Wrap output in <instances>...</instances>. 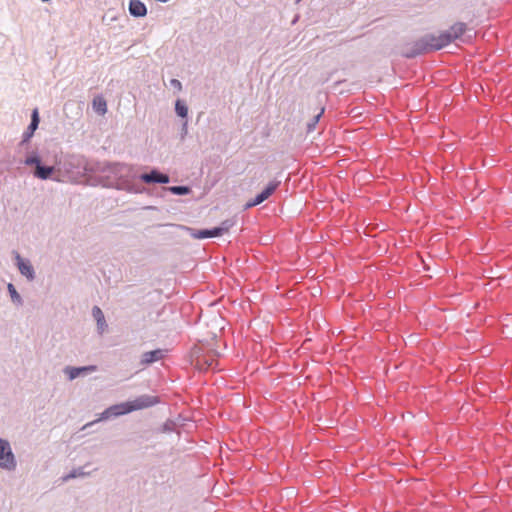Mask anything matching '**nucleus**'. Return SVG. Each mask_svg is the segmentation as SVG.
<instances>
[{
    "label": "nucleus",
    "instance_id": "9d476101",
    "mask_svg": "<svg viewBox=\"0 0 512 512\" xmlns=\"http://www.w3.org/2000/svg\"><path fill=\"white\" fill-rule=\"evenodd\" d=\"M166 350L155 349L152 351L144 352L141 356L140 365L148 366L165 357Z\"/></svg>",
    "mask_w": 512,
    "mask_h": 512
},
{
    "label": "nucleus",
    "instance_id": "f3484780",
    "mask_svg": "<svg viewBox=\"0 0 512 512\" xmlns=\"http://www.w3.org/2000/svg\"><path fill=\"white\" fill-rule=\"evenodd\" d=\"M91 473L84 470V467H78L70 471L68 474L62 477L63 482H68L69 480L75 478H84L89 476Z\"/></svg>",
    "mask_w": 512,
    "mask_h": 512
},
{
    "label": "nucleus",
    "instance_id": "393cba45",
    "mask_svg": "<svg viewBox=\"0 0 512 512\" xmlns=\"http://www.w3.org/2000/svg\"><path fill=\"white\" fill-rule=\"evenodd\" d=\"M176 423L173 420H167L162 426V432L170 433L175 431Z\"/></svg>",
    "mask_w": 512,
    "mask_h": 512
},
{
    "label": "nucleus",
    "instance_id": "39448f33",
    "mask_svg": "<svg viewBox=\"0 0 512 512\" xmlns=\"http://www.w3.org/2000/svg\"><path fill=\"white\" fill-rule=\"evenodd\" d=\"M431 51L427 36H423L422 38L414 41L411 44H407L402 49V55L406 58H414L418 55L428 53Z\"/></svg>",
    "mask_w": 512,
    "mask_h": 512
},
{
    "label": "nucleus",
    "instance_id": "4468645a",
    "mask_svg": "<svg viewBox=\"0 0 512 512\" xmlns=\"http://www.w3.org/2000/svg\"><path fill=\"white\" fill-rule=\"evenodd\" d=\"M128 10L130 15L135 18L144 17L147 14L146 5L140 0H130Z\"/></svg>",
    "mask_w": 512,
    "mask_h": 512
},
{
    "label": "nucleus",
    "instance_id": "a878e982",
    "mask_svg": "<svg viewBox=\"0 0 512 512\" xmlns=\"http://www.w3.org/2000/svg\"><path fill=\"white\" fill-rule=\"evenodd\" d=\"M170 85L175 88L177 91L182 90V83L178 79H171Z\"/></svg>",
    "mask_w": 512,
    "mask_h": 512
},
{
    "label": "nucleus",
    "instance_id": "6e6552de",
    "mask_svg": "<svg viewBox=\"0 0 512 512\" xmlns=\"http://www.w3.org/2000/svg\"><path fill=\"white\" fill-rule=\"evenodd\" d=\"M426 36L431 51L440 50L453 41L448 30L440 33L439 35L427 34Z\"/></svg>",
    "mask_w": 512,
    "mask_h": 512
},
{
    "label": "nucleus",
    "instance_id": "dca6fc26",
    "mask_svg": "<svg viewBox=\"0 0 512 512\" xmlns=\"http://www.w3.org/2000/svg\"><path fill=\"white\" fill-rule=\"evenodd\" d=\"M199 369H215L216 361L212 356H201L196 360Z\"/></svg>",
    "mask_w": 512,
    "mask_h": 512
},
{
    "label": "nucleus",
    "instance_id": "6ab92c4d",
    "mask_svg": "<svg viewBox=\"0 0 512 512\" xmlns=\"http://www.w3.org/2000/svg\"><path fill=\"white\" fill-rule=\"evenodd\" d=\"M93 109L99 115H104L107 112V103L103 97H95L93 99Z\"/></svg>",
    "mask_w": 512,
    "mask_h": 512
},
{
    "label": "nucleus",
    "instance_id": "7ed1b4c3",
    "mask_svg": "<svg viewBox=\"0 0 512 512\" xmlns=\"http://www.w3.org/2000/svg\"><path fill=\"white\" fill-rule=\"evenodd\" d=\"M24 164L27 166H34L35 169L33 175L41 180L50 179L55 171V168L53 166L43 165L41 158L36 153H33L26 157V159L24 160Z\"/></svg>",
    "mask_w": 512,
    "mask_h": 512
},
{
    "label": "nucleus",
    "instance_id": "423d86ee",
    "mask_svg": "<svg viewBox=\"0 0 512 512\" xmlns=\"http://www.w3.org/2000/svg\"><path fill=\"white\" fill-rule=\"evenodd\" d=\"M280 183L279 180L271 181L259 194L245 204V208L249 209L264 202L275 192Z\"/></svg>",
    "mask_w": 512,
    "mask_h": 512
},
{
    "label": "nucleus",
    "instance_id": "bb28decb",
    "mask_svg": "<svg viewBox=\"0 0 512 512\" xmlns=\"http://www.w3.org/2000/svg\"><path fill=\"white\" fill-rule=\"evenodd\" d=\"M182 132H183V133H186V132H187V122H185V123L183 124Z\"/></svg>",
    "mask_w": 512,
    "mask_h": 512
},
{
    "label": "nucleus",
    "instance_id": "4be33fe9",
    "mask_svg": "<svg viewBox=\"0 0 512 512\" xmlns=\"http://www.w3.org/2000/svg\"><path fill=\"white\" fill-rule=\"evenodd\" d=\"M174 195H188L191 192V188L189 186H170L167 188Z\"/></svg>",
    "mask_w": 512,
    "mask_h": 512
},
{
    "label": "nucleus",
    "instance_id": "2eb2a0df",
    "mask_svg": "<svg viewBox=\"0 0 512 512\" xmlns=\"http://www.w3.org/2000/svg\"><path fill=\"white\" fill-rule=\"evenodd\" d=\"M39 114L38 110L34 109L31 115V122L27 128V130L23 134L22 143H25L29 141V139L33 136L35 130L38 128L39 125Z\"/></svg>",
    "mask_w": 512,
    "mask_h": 512
},
{
    "label": "nucleus",
    "instance_id": "412c9836",
    "mask_svg": "<svg viewBox=\"0 0 512 512\" xmlns=\"http://www.w3.org/2000/svg\"><path fill=\"white\" fill-rule=\"evenodd\" d=\"M7 290L9 292V295L11 297V300L14 304L20 306L23 304V300H22V297L20 296V294L17 292L15 286L12 284V283H9L7 285Z\"/></svg>",
    "mask_w": 512,
    "mask_h": 512
},
{
    "label": "nucleus",
    "instance_id": "f8f14e48",
    "mask_svg": "<svg viewBox=\"0 0 512 512\" xmlns=\"http://www.w3.org/2000/svg\"><path fill=\"white\" fill-rule=\"evenodd\" d=\"M16 261L20 273L30 281L34 280L35 271L31 263L28 260L22 259L18 253H16Z\"/></svg>",
    "mask_w": 512,
    "mask_h": 512
},
{
    "label": "nucleus",
    "instance_id": "ddd939ff",
    "mask_svg": "<svg viewBox=\"0 0 512 512\" xmlns=\"http://www.w3.org/2000/svg\"><path fill=\"white\" fill-rule=\"evenodd\" d=\"M92 316H93L94 320L96 321L98 334L103 335L108 329V324L106 322L104 313L101 310V308L98 306H94L92 308Z\"/></svg>",
    "mask_w": 512,
    "mask_h": 512
},
{
    "label": "nucleus",
    "instance_id": "20e7f679",
    "mask_svg": "<svg viewBox=\"0 0 512 512\" xmlns=\"http://www.w3.org/2000/svg\"><path fill=\"white\" fill-rule=\"evenodd\" d=\"M17 460L8 440L0 437V468L6 471H14Z\"/></svg>",
    "mask_w": 512,
    "mask_h": 512
},
{
    "label": "nucleus",
    "instance_id": "a211bd4d",
    "mask_svg": "<svg viewBox=\"0 0 512 512\" xmlns=\"http://www.w3.org/2000/svg\"><path fill=\"white\" fill-rule=\"evenodd\" d=\"M452 40L460 38L466 31V24L462 22L455 23L448 30Z\"/></svg>",
    "mask_w": 512,
    "mask_h": 512
},
{
    "label": "nucleus",
    "instance_id": "aec40b11",
    "mask_svg": "<svg viewBox=\"0 0 512 512\" xmlns=\"http://www.w3.org/2000/svg\"><path fill=\"white\" fill-rule=\"evenodd\" d=\"M175 112L177 116L181 118H187L188 116V107L184 100L178 99L175 102Z\"/></svg>",
    "mask_w": 512,
    "mask_h": 512
},
{
    "label": "nucleus",
    "instance_id": "f03ea898",
    "mask_svg": "<svg viewBox=\"0 0 512 512\" xmlns=\"http://www.w3.org/2000/svg\"><path fill=\"white\" fill-rule=\"evenodd\" d=\"M159 402L158 398L151 395H141L134 399L133 401H127L119 404L112 405L105 409L101 414L99 419L87 423L83 429L94 425L98 421L108 420L112 417H118L121 415H125L131 413L133 411L145 409L154 406Z\"/></svg>",
    "mask_w": 512,
    "mask_h": 512
},
{
    "label": "nucleus",
    "instance_id": "1a4fd4ad",
    "mask_svg": "<svg viewBox=\"0 0 512 512\" xmlns=\"http://www.w3.org/2000/svg\"><path fill=\"white\" fill-rule=\"evenodd\" d=\"M97 370L95 365L74 367V366H66L64 368V373L68 376L69 380H74L77 377L87 375Z\"/></svg>",
    "mask_w": 512,
    "mask_h": 512
},
{
    "label": "nucleus",
    "instance_id": "f257e3e1",
    "mask_svg": "<svg viewBox=\"0 0 512 512\" xmlns=\"http://www.w3.org/2000/svg\"><path fill=\"white\" fill-rule=\"evenodd\" d=\"M88 171L97 175L103 187L125 191L131 194H142L145 188L138 182V167L123 162H96Z\"/></svg>",
    "mask_w": 512,
    "mask_h": 512
},
{
    "label": "nucleus",
    "instance_id": "0eeeda50",
    "mask_svg": "<svg viewBox=\"0 0 512 512\" xmlns=\"http://www.w3.org/2000/svg\"><path fill=\"white\" fill-rule=\"evenodd\" d=\"M139 180L146 184H167L170 182V177L158 169L153 168L148 173H139Z\"/></svg>",
    "mask_w": 512,
    "mask_h": 512
},
{
    "label": "nucleus",
    "instance_id": "b1692460",
    "mask_svg": "<svg viewBox=\"0 0 512 512\" xmlns=\"http://www.w3.org/2000/svg\"><path fill=\"white\" fill-rule=\"evenodd\" d=\"M234 221L227 219L224 220L219 226H217V230L220 232V236L224 233L228 232L231 227H233Z\"/></svg>",
    "mask_w": 512,
    "mask_h": 512
},
{
    "label": "nucleus",
    "instance_id": "5701e85b",
    "mask_svg": "<svg viewBox=\"0 0 512 512\" xmlns=\"http://www.w3.org/2000/svg\"><path fill=\"white\" fill-rule=\"evenodd\" d=\"M324 113V108H321L320 112L315 115L308 123H307V133H311L315 130L316 125L318 124L321 116Z\"/></svg>",
    "mask_w": 512,
    "mask_h": 512
},
{
    "label": "nucleus",
    "instance_id": "9b49d317",
    "mask_svg": "<svg viewBox=\"0 0 512 512\" xmlns=\"http://www.w3.org/2000/svg\"><path fill=\"white\" fill-rule=\"evenodd\" d=\"M186 229L189 232L190 236L194 239H207L220 236V232L217 230L216 227H213L211 229H194L187 227Z\"/></svg>",
    "mask_w": 512,
    "mask_h": 512
}]
</instances>
